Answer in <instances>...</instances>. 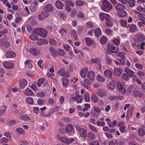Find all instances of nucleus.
Segmentation results:
<instances>
[{"mask_svg":"<svg viewBox=\"0 0 145 145\" xmlns=\"http://www.w3.org/2000/svg\"><path fill=\"white\" fill-rule=\"evenodd\" d=\"M116 85L115 82L114 81H111L107 85V88L109 89L114 90L116 87Z\"/></svg>","mask_w":145,"mask_h":145,"instance_id":"25","label":"nucleus"},{"mask_svg":"<svg viewBox=\"0 0 145 145\" xmlns=\"http://www.w3.org/2000/svg\"><path fill=\"white\" fill-rule=\"evenodd\" d=\"M44 8L46 10L50 12L52 11L53 9L52 5L50 4L46 5Z\"/></svg>","mask_w":145,"mask_h":145,"instance_id":"35","label":"nucleus"},{"mask_svg":"<svg viewBox=\"0 0 145 145\" xmlns=\"http://www.w3.org/2000/svg\"><path fill=\"white\" fill-rule=\"evenodd\" d=\"M90 62L91 64L95 63L96 64L98 65L99 67L100 68H101V65L100 63V60L99 58H96L95 59H91L90 60Z\"/></svg>","mask_w":145,"mask_h":145,"instance_id":"22","label":"nucleus"},{"mask_svg":"<svg viewBox=\"0 0 145 145\" xmlns=\"http://www.w3.org/2000/svg\"><path fill=\"white\" fill-rule=\"evenodd\" d=\"M105 24L108 27L111 26L113 24L112 21L110 20V17H108L106 20Z\"/></svg>","mask_w":145,"mask_h":145,"instance_id":"33","label":"nucleus"},{"mask_svg":"<svg viewBox=\"0 0 145 145\" xmlns=\"http://www.w3.org/2000/svg\"><path fill=\"white\" fill-rule=\"evenodd\" d=\"M91 98L93 101L95 103H97L99 100V98L95 93L91 94Z\"/></svg>","mask_w":145,"mask_h":145,"instance_id":"32","label":"nucleus"},{"mask_svg":"<svg viewBox=\"0 0 145 145\" xmlns=\"http://www.w3.org/2000/svg\"><path fill=\"white\" fill-rule=\"evenodd\" d=\"M29 52L32 54L36 56L37 55V51L36 49L34 48H31L29 50Z\"/></svg>","mask_w":145,"mask_h":145,"instance_id":"42","label":"nucleus"},{"mask_svg":"<svg viewBox=\"0 0 145 145\" xmlns=\"http://www.w3.org/2000/svg\"><path fill=\"white\" fill-rule=\"evenodd\" d=\"M55 5L56 7L58 9H61L63 8V4L62 3L59 1H57L55 2Z\"/></svg>","mask_w":145,"mask_h":145,"instance_id":"28","label":"nucleus"},{"mask_svg":"<svg viewBox=\"0 0 145 145\" xmlns=\"http://www.w3.org/2000/svg\"><path fill=\"white\" fill-rule=\"evenodd\" d=\"M29 37L31 40L33 41H36L38 38V37L37 35L33 34L30 35L29 36Z\"/></svg>","mask_w":145,"mask_h":145,"instance_id":"50","label":"nucleus"},{"mask_svg":"<svg viewBox=\"0 0 145 145\" xmlns=\"http://www.w3.org/2000/svg\"><path fill=\"white\" fill-rule=\"evenodd\" d=\"M87 27L89 28H92L93 27V22H87L86 23Z\"/></svg>","mask_w":145,"mask_h":145,"instance_id":"63","label":"nucleus"},{"mask_svg":"<svg viewBox=\"0 0 145 145\" xmlns=\"http://www.w3.org/2000/svg\"><path fill=\"white\" fill-rule=\"evenodd\" d=\"M65 129L67 133H70L69 135H73L74 134L73 127L72 125H67L66 126Z\"/></svg>","mask_w":145,"mask_h":145,"instance_id":"7","label":"nucleus"},{"mask_svg":"<svg viewBox=\"0 0 145 145\" xmlns=\"http://www.w3.org/2000/svg\"><path fill=\"white\" fill-rule=\"evenodd\" d=\"M49 15V13L46 12H42L39 14L38 18L40 20H42L48 17Z\"/></svg>","mask_w":145,"mask_h":145,"instance_id":"10","label":"nucleus"},{"mask_svg":"<svg viewBox=\"0 0 145 145\" xmlns=\"http://www.w3.org/2000/svg\"><path fill=\"white\" fill-rule=\"evenodd\" d=\"M127 2V4L131 8H132L135 6V0H129Z\"/></svg>","mask_w":145,"mask_h":145,"instance_id":"40","label":"nucleus"},{"mask_svg":"<svg viewBox=\"0 0 145 145\" xmlns=\"http://www.w3.org/2000/svg\"><path fill=\"white\" fill-rule=\"evenodd\" d=\"M42 28H37L35 29L33 31V33L34 34L40 35V32H41Z\"/></svg>","mask_w":145,"mask_h":145,"instance_id":"47","label":"nucleus"},{"mask_svg":"<svg viewBox=\"0 0 145 145\" xmlns=\"http://www.w3.org/2000/svg\"><path fill=\"white\" fill-rule=\"evenodd\" d=\"M91 113L94 116H99L101 114V110L99 107L95 106L93 107V110Z\"/></svg>","mask_w":145,"mask_h":145,"instance_id":"5","label":"nucleus"},{"mask_svg":"<svg viewBox=\"0 0 145 145\" xmlns=\"http://www.w3.org/2000/svg\"><path fill=\"white\" fill-rule=\"evenodd\" d=\"M70 34L71 37L75 38L76 35V31L74 29L72 30L70 32Z\"/></svg>","mask_w":145,"mask_h":145,"instance_id":"53","label":"nucleus"},{"mask_svg":"<svg viewBox=\"0 0 145 145\" xmlns=\"http://www.w3.org/2000/svg\"><path fill=\"white\" fill-rule=\"evenodd\" d=\"M20 118L21 119L24 120H29L30 119V117L27 116H20Z\"/></svg>","mask_w":145,"mask_h":145,"instance_id":"62","label":"nucleus"},{"mask_svg":"<svg viewBox=\"0 0 145 145\" xmlns=\"http://www.w3.org/2000/svg\"><path fill=\"white\" fill-rule=\"evenodd\" d=\"M47 34V33L46 31L42 28L40 36L42 37L45 38L46 37Z\"/></svg>","mask_w":145,"mask_h":145,"instance_id":"36","label":"nucleus"},{"mask_svg":"<svg viewBox=\"0 0 145 145\" xmlns=\"http://www.w3.org/2000/svg\"><path fill=\"white\" fill-rule=\"evenodd\" d=\"M133 94L135 97H141L143 96L142 93L137 90L134 91L133 92Z\"/></svg>","mask_w":145,"mask_h":145,"instance_id":"31","label":"nucleus"},{"mask_svg":"<svg viewBox=\"0 0 145 145\" xmlns=\"http://www.w3.org/2000/svg\"><path fill=\"white\" fill-rule=\"evenodd\" d=\"M97 80L100 82H102L105 80V78L102 76L100 75H98L97 77Z\"/></svg>","mask_w":145,"mask_h":145,"instance_id":"51","label":"nucleus"},{"mask_svg":"<svg viewBox=\"0 0 145 145\" xmlns=\"http://www.w3.org/2000/svg\"><path fill=\"white\" fill-rule=\"evenodd\" d=\"M70 100L75 101L78 103H81L82 101V99L80 95L77 94H72L71 96Z\"/></svg>","mask_w":145,"mask_h":145,"instance_id":"4","label":"nucleus"},{"mask_svg":"<svg viewBox=\"0 0 145 145\" xmlns=\"http://www.w3.org/2000/svg\"><path fill=\"white\" fill-rule=\"evenodd\" d=\"M106 61L107 63L109 64H111L112 61V59L109 56H106Z\"/></svg>","mask_w":145,"mask_h":145,"instance_id":"61","label":"nucleus"},{"mask_svg":"<svg viewBox=\"0 0 145 145\" xmlns=\"http://www.w3.org/2000/svg\"><path fill=\"white\" fill-rule=\"evenodd\" d=\"M135 67L137 69L139 70H141L143 68V66L142 64L138 63L135 64Z\"/></svg>","mask_w":145,"mask_h":145,"instance_id":"55","label":"nucleus"},{"mask_svg":"<svg viewBox=\"0 0 145 145\" xmlns=\"http://www.w3.org/2000/svg\"><path fill=\"white\" fill-rule=\"evenodd\" d=\"M76 130L78 131L80 136L83 138H86L87 137V131L78 125H76L75 126Z\"/></svg>","mask_w":145,"mask_h":145,"instance_id":"2","label":"nucleus"},{"mask_svg":"<svg viewBox=\"0 0 145 145\" xmlns=\"http://www.w3.org/2000/svg\"><path fill=\"white\" fill-rule=\"evenodd\" d=\"M16 132L21 134H24L25 133V131L21 128H18L16 129Z\"/></svg>","mask_w":145,"mask_h":145,"instance_id":"60","label":"nucleus"},{"mask_svg":"<svg viewBox=\"0 0 145 145\" xmlns=\"http://www.w3.org/2000/svg\"><path fill=\"white\" fill-rule=\"evenodd\" d=\"M114 62L117 65H123L125 63V61L123 59H118L114 61Z\"/></svg>","mask_w":145,"mask_h":145,"instance_id":"38","label":"nucleus"},{"mask_svg":"<svg viewBox=\"0 0 145 145\" xmlns=\"http://www.w3.org/2000/svg\"><path fill=\"white\" fill-rule=\"evenodd\" d=\"M124 71L127 73L131 78H132L134 75V71L126 67Z\"/></svg>","mask_w":145,"mask_h":145,"instance_id":"20","label":"nucleus"},{"mask_svg":"<svg viewBox=\"0 0 145 145\" xmlns=\"http://www.w3.org/2000/svg\"><path fill=\"white\" fill-rule=\"evenodd\" d=\"M101 34V31L100 28H98L95 31V34L96 36L99 37Z\"/></svg>","mask_w":145,"mask_h":145,"instance_id":"44","label":"nucleus"},{"mask_svg":"<svg viewBox=\"0 0 145 145\" xmlns=\"http://www.w3.org/2000/svg\"><path fill=\"white\" fill-rule=\"evenodd\" d=\"M121 78L122 80L125 81H127L129 79V76L126 74L124 73L122 74L121 76Z\"/></svg>","mask_w":145,"mask_h":145,"instance_id":"46","label":"nucleus"},{"mask_svg":"<svg viewBox=\"0 0 145 145\" xmlns=\"http://www.w3.org/2000/svg\"><path fill=\"white\" fill-rule=\"evenodd\" d=\"M124 87V85L120 82H117V88L118 90Z\"/></svg>","mask_w":145,"mask_h":145,"instance_id":"49","label":"nucleus"},{"mask_svg":"<svg viewBox=\"0 0 145 145\" xmlns=\"http://www.w3.org/2000/svg\"><path fill=\"white\" fill-rule=\"evenodd\" d=\"M97 125L98 126H104L105 125V123L103 121H98L97 122Z\"/></svg>","mask_w":145,"mask_h":145,"instance_id":"57","label":"nucleus"},{"mask_svg":"<svg viewBox=\"0 0 145 145\" xmlns=\"http://www.w3.org/2000/svg\"><path fill=\"white\" fill-rule=\"evenodd\" d=\"M104 75L108 79H111L112 77V72L109 69L106 70L105 71Z\"/></svg>","mask_w":145,"mask_h":145,"instance_id":"14","label":"nucleus"},{"mask_svg":"<svg viewBox=\"0 0 145 145\" xmlns=\"http://www.w3.org/2000/svg\"><path fill=\"white\" fill-rule=\"evenodd\" d=\"M85 40L86 44L88 46H91L93 43V40L90 38L86 37L85 38Z\"/></svg>","mask_w":145,"mask_h":145,"instance_id":"30","label":"nucleus"},{"mask_svg":"<svg viewBox=\"0 0 145 145\" xmlns=\"http://www.w3.org/2000/svg\"><path fill=\"white\" fill-rule=\"evenodd\" d=\"M88 71V68L85 67L81 69L80 72V76L83 78L85 77Z\"/></svg>","mask_w":145,"mask_h":145,"instance_id":"11","label":"nucleus"},{"mask_svg":"<svg viewBox=\"0 0 145 145\" xmlns=\"http://www.w3.org/2000/svg\"><path fill=\"white\" fill-rule=\"evenodd\" d=\"M108 99L111 101L121 99L120 98L117 96H113L112 95H110L108 97Z\"/></svg>","mask_w":145,"mask_h":145,"instance_id":"41","label":"nucleus"},{"mask_svg":"<svg viewBox=\"0 0 145 145\" xmlns=\"http://www.w3.org/2000/svg\"><path fill=\"white\" fill-rule=\"evenodd\" d=\"M102 9L103 11L108 12L112 9V6L108 0H103L102 1Z\"/></svg>","mask_w":145,"mask_h":145,"instance_id":"1","label":"nucleus"},{"mask_svg":"<svg viewBox=\"0 0 145 145\" xmlns=\"http://www.w3.org/2000/svg\"><path fill=\"white\" fill-rule=\"evenodd\" d=\"M84 100L86 102H89L90 101V99L89 94L87 93H85L84 95Z\"/></svg>","mask_w":145,"mask_h":145,"instance_id":"58","label":"nucleus"},{"mask_svg":"<svg viewBox=\"0 0 145 145\" xmlns=\"http://www.w3.org/2000/svg\"><path fill=\"white\" fill-rule=\"evenodd\" d=\"M122 70L120 68H117L114 69V74L116 76H120L122 72Z\"/></svg>","mask_w":145,"mask_h":145,"instance_id":"23","label":"nucleus"},{"mask_svg":"<svg viewBox=\"0 0 145 145\" xmlns=\"http://www.w3.org/2000/svg\"><path fill=\"white\" fill-rule=\"evenodd\" d=\"M135 38L138 41H142L145 39V36L142 33H137L136 34Z\"/></svg>","mask_w":145,"mask_h":145,"instance_id":"8","label":"nucleus"},{"mask_svg":"<svg viewBox=\"0 0 145 145\" xmlns=\"http://www.w3.org/2000/svg\"><path fill=\"white\" fill-rule=\"evenodd\" d=\"M80 83L83 86L87 88L89 87V86L90 85V82L89 80L87 78L84 80V82L82 81L80 82Z\"/></svg>","mask_w":145,"mask_h":145,"instance_id":"12","label":"nucleus"},{"mask_svg":"<svg viewBox=\"0 0 145 145\" xmlns=\"http://www.w3.org/2000/svg\"><path fill=\"white\" fill-rule=\"evenodd\" d=\"M6 56L8 58H11L15 56L16 54L13 52L9 51L6 53Z\"/></svg>","mask_w":145,"mask_h":145,"instance_id":"34","label":"nucleus"},{"mask_svg":"<svg viewBox=\"0 0 145 145\" xmlns=\"http://www.w3.org/2000/svg\"><path fill=\"white\" fill-rule=\"evenodd\" d=\"M119 16L120 17H124L127 15V12L124 11H122L118 13Z\"/></svg>","mask_w":145,"mask_h":145,"instance_id":"45","label":"nucleus"},{"mask_svg":"<svg viewBox=\"0 0 145 145\" xmlns=\"http://www.w3.org/2000/svg\"><path fill=\"white\" fill-rule=\"evenodd\" d=\"M26 101L27 103L30 104H33L34 102L33 99L30 97H28L26 99Z\"/></svg>","mask_w":145,"mask_h":145,"instance_id":"52","label":"nucleus"},{"mask_svg":"<svg viewBox=\"0 0 145 145\" xmlns=\"http://www.w3.org/2000/svg\"><path fill=\"white\" fill-rule=\"evenodd\" d=\"M120 22L121 25L122 26L124 27L126 26L127 22L126 21L124 20H121Z\"/></svg>","mask_w":145,"mask_h":145,"instance_id":"59","label":"nucleus"},{"mask_svg":"<svg viewBox=\"0 0 145 145\" xmlns=\"http://www.w3.org/2000/svg\"><path fill=\"white\" fill-rule=\"evenodd\" d=\"M49 49L50 53L52 56L54 57H56L57 56V51L56 50L52 47H50Z\"/></svg>","mask_w":145,"mask_h":145,"instance_id":"26","label":"nucleus"},{"mask_svg":"<svg viewBox=\"0 0 145 145\" xmlns=\"http://www.w3.org/2000/svg\"><path fill=\"white\" fill-rule=\"evenodd\" d=\"M24 93L27 95L30 96L33 95L34 93L32 91L28 88H26L24 91Z\"/></svg>","mask_w":145,"mask_h":145,"instance_id":"27","label":"nucleus"},{"mask_svg":"<svg viewBox=\"0 0 145 145\" xmlns=\"http://www.w3.org/2000/svg\"><path fill=\"white\" fill-rule=\"evenodd\" d=\"M88 126L91 130L95 133L97 132L98 130L95 126L90 123L88 124Z\"/></svg>","mask_w":145,"mask_h":145,"instance_id":"43","label":"nucleus"},{"mask_svg":"<svg viewBox=\"0 0 145 145\" xmlns=\"http://www.w3.org/2000/svg\"><path fill=\"white\" fill-rule=\"evenodd\" d=\"M134 88V86L132 85H130L127 89V92L129 93H131Z\"/></svg>","mask_w":145,"mask_h":145,"instance_id":"54","label":"nucleus"},{"mask_svg":"<svg viewBox=\"0 0 145 145\" xmlns=\"http://www.w3.org/2000/svg\"><path fill=\"white\" fill-rule=\"evenodd\" d=\"M3 67L8 69H13L14 67V64L10 61H5L3 63Z\"/></svg>","mask_w":145,"mask_h":145,"instance_id":"6","label":"nucleus"},{"mask_svg":"<svg viewBox=\"0 0 145 145\" xmlns=\"http://www.w3.org/2000/svg\"><path fill=\"white\" fill-rule=\"evenodd\" d=\"M108 17H110V15L105 13H101L99 14L100 19L101 20H103L104 19L106 20Z\"/></svg>","mask_w":145,"mask_h":145,"instance_id":"24","label":"nucleus"},{"mask_svg":"<svg viewBox=\"0 0 145 145\" xmlns=\"http://www.w3.org/2000/svg\"><path fill=\"white\" fill-rule=\"evenodd\" d=\"M63 85L65 87H67L68 86V84L69 82L68 80L65 77L63 78Z\"/></svg>","mask_w":145,"mask_h":145,"instance_id":"39","label":"nucleus"},{"mask_svg":"<svg viewBox=\"0 0 145 145\" xmlns=\"http://www.w3.org/2000/svg\"><path fill=\"white\" fill-rule=\"evenodd\" d=\"M105 31V33L108 36H112L113 35V31L111 29L108 28L106 29Z\"/></svg>","mask_w":145,"mask_h":145,"instance_id":"37","label":"nucleus"},{"mask_svg":"<svg viewBox=\"0 0 145 145\" xmlns=\"http://www.w3.org/2000/svg\"><path fill=\"white\" fill-rule=\"evenodd\" d=\"M87 138L89 141L93 140L95 138V136L94 134L92 132H89L87 135Z\"/></svg>","mask_w":145,"mask_h":145,"instance_id":"21","label":"nucleus"},{"mask_svg":"<svg viewBox=\"0 0 145 145\" xmlns=\"http://www.w3.org/2000/svg\"><path fill=\"white\" fill-rule=\"evenodd\" d=\"M115 9L117 11L122 10H124L125 6L119 3L117 4L115 7Z\"/></svg>","mask_w":145,"mask_h":145,"instance_id":"19","label":"nucleus"},{"mask_svg":"<svg viewBox=\"0 0 145 145\" xmlns=\"http://www.w3.org/2000/svg\"><path fill=\"white\" fill-rule=\"evenodd\" d=\"M7 29L6 28L0 31V38L3 35L7 33Z\"/></svg>","mask_w":145,"mask_h":145,"instance_id":"56","label":"nucleus"},{"mask_svg":"<svg viewBox=\"0 0 145 145\" xmlns=\"http://www.w3.org/2000/svg\"><path fill=\"white\" fill-rule=\"evenodd\" d=\"M138 134L140 136L142 137L144 136L145 135L144 127L142 126L141 127L139 128L138 130Z\"/></svg>","mask_w":145,"mask_h":145,"instance_id":"18","label":"nucleus"},{"mask_svg":"<svg viewBox=\"0 0 145 145\" xmlns=\"http://www.w3.org/2000/svg\"><path fill=\"white\" fill-rule=\"evenodd\" d=\"M107 47L108 49L110 52L113 53L116 52V48L114 45L111 44H108Z\"/></svg>","mask_w":145,"mask_h":145,"instance_id":"29","label":"nucleus"},{"mask_svg":"<svg viewBox=\"0 0 145 145\" xmlns=\"http://www.w3.org/2000/svg\"><path fill=\"white\" fill-rule=\"evenodd\" d=\"M129 27V32L131 33H135L138 31L137 26L134 24H132Z\"/></svg>","mask_w":145,"mask_h":145,"instance_id":"15","label":"nucleus"},{"mask_svg":"<svg viewBox=\"0 0 145 145\" xmlns=\"http://www.w3.org/2000/svg\"><path fill=\"white\" fill-rule=\"evenodd\" d=\"M67 30L64 28L61 29L59 31V33L61 34V36H64L67 33Z\"/></svg>","mask_w":145,"mask_h":145,"instance_id":"48","label":"nucleus"},{"mask_svg":"<svg viewBox=\"0 0 145 145\" xmlns=\"http://www.w3.org/2000/svg\"><path fill=\"white\" fill-rule=\"evenodd\" d=\"M27 85V82L26 80H21L20 83V87L22 89H24Z\"/></svg>","mask_w":145,"mask_h":145,"instance_id":"13","label":"nucleus"},{"mask_svg":"<svg viewBox=\"0 0 145 145\" xmlns=\"http://www.w3.org/2000/svg\"><path fill=\"white\" fill-rule=\"evenodd\" d=\"M37 43L39 45L44 44H47L48 43V42L47 40L43 39H39L37 42Z\"/></svg>","mask_w":145,"mask_h":145,"instance_id":"17","label":"nucleus"},{"mask_svg":"<svg viewBox=\"0 0 145 145\" xmlns=\"http://www.w3.org/2000/svg\"><path fill=\"white\" fill-rule=\"evenodd\" d=\"M95 75V72L92 71H89L87 74L88 78L91 81L93 80Z\"/></svg>","mask_w":145,"mask_h":145,"instance_id":"16","label":"nucleus"},{"mask_svg":"<svg viewBox=\"0 0 145 145\" xmlns=\"http://www.w3.org/2000/svg\"><path fill=\"white\" fill-rule=\"evenodd\" d=\"M97 95L100 97H102L107 94V92L104 89H100L97 92Z\"/></svg>","mask_w":145,"mask_h":145,"instance_id":"9","label":"nucleus"},{"mask_svg":"<svg viewBox=\"0 0 145 145\" xmlns=\"http://www.w3.org/2000/svg\"><path fill=\"white\" fill-rule=\"evenodd\" d=\"M57 139L58 140L64 143L66 145H68L74 141V139H67L65 137H61L59 136H57Z\"/></svg>","mask_w":145,"mask_h":145,"instance_id":"3","label":"nucleus"},{"mask_svg":"<svg viewBox=\"0 0 145 145\" xmlns=\"http://www.w3.org/2000/svg\"><path fill=\"white\" fill-rule=\"evenodd\" d=\"M99 143L97 140L91 142L89 144V145H99Z\"/></svg>","mask_w":145,"mask_h":145,"instance_id":"64","label":"nucleus"}]
</instances>
